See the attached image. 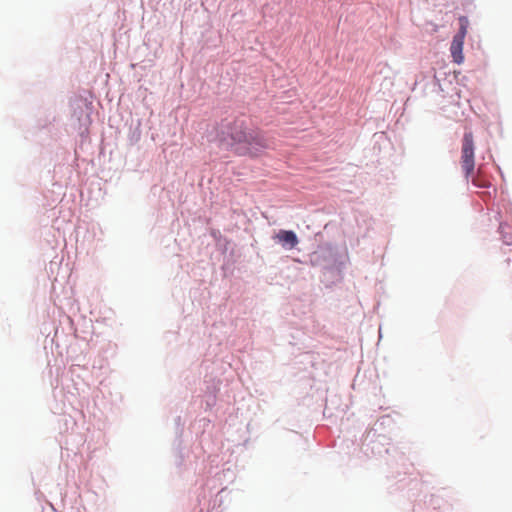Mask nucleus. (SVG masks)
I'll list each match as a JSON object with an SVG mask.
<instances>
[{
	"mask_svg": "<svg viewBox=\"0 0 512 512\" xmlns=\"http://www.w3.org/2000/svg\"><path fill=\"white\" fill-rule=\"evenodd\" d=\"M460 163L465 178L472 177L475 169V143L472 131H465L461 145Z\"/></svg>",
	"mask_w": 512,
	"mask_h": 512,
	"instance_id": "nucleus-1",
	"label": "nucleus"
},
{
	"mask_svg": "<svg viewBox=\"0 0 512 512\" xmlns=\"http://www.w3.org/2000/svg\"><path fill=\"white\" fill-rule=\"evenodd\" d=\"M269 147L268 140L265 136L259 132L252 130L250 131L247 145L243 147V151H238L240 154H249L251 156H257L262 150Z\"/></svg>",
	"mask_w": 512,
	"mask_h": 512,
	"instance_id": "nucleus-2",
	"label": "nucleus"
},
{
	"mask_svg": "<svg viewBox=\"0 0 512 512\" xmlns=\"http://www.w3.org/2000/svg\"><path fill=\"white\" fill-rule=\"evenodd\" d=\"M229 137L230 141H227V145L236 146V145H247L250 131L248 130L242 122H234L229 128Z\"/></svg>",
	"mask_w": 512,
	"mask_h": 512,
	"instance_id": "nucleus-3",
	"label": "nucleus"
},
{
	"mask_svg": "<svg viewBox=\"0 0 512 512\" xmlns=\"http://www.w3.org/2000/svg\"><path fill=\"white\" fill-rule=\"evenodd\" d=\"M275 239H277L278 242L282 244V246L288 247L290 249L296 247L299 242L297 235L291 230H280L276 234Z\"/></svg>",
	"mask_w": 512,
	"mask_h": 512,
	"instance_id": "nucleus-4",
	"label": "nucleus"
},
{
	"mask_svg": "<svg viewBox=\"0 0 512 512\" xmlns=\"http://www.w3.org/2000/svg\"><path fill=\"white\" fill-rule=\"evenodd\" d=\"M463 43H464L463 35H455L453 37L451 47H450V51L453 56V59L458 64L462 63V61H463V54H462Z\"/></svg>",
	"mask_w": 512,
	"mask_h": 512,
	"instance_id": "nucleus-5",
	"label": "nucleus"
},
{
	"mask_svg": "<svg viewBox=\"0 0 512 512\" xmlns=\"http://www.w3.org/2000/svg\"><path fill=\"white\" fill-rule=\"evenodd\" d=\"M456 35H463V39L465 38L466 27L463 24L461 25V28H460L459 32Z\"/></svg>",
	"mask_w": 512,
	"mask_h": 512,
	"instance_id": "nucleus-6",
	"label": "nucleus"
}]
</instances>
